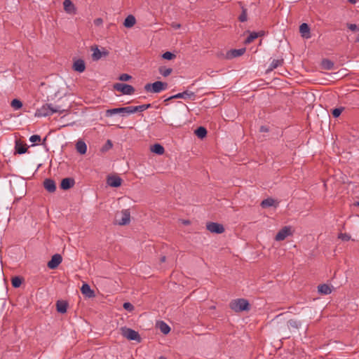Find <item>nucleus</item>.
<instances>
[{"mask_svg": "<svg viewBox=\"0 0 359 359\" xmlns=\"http://www.w3.org/2000/svg\"><path fill=\"white\" fill-rule=\"evenodd\" d=\"M63 111L64 110H61L60 107H53L52 104H45L36 110L34 116L36 117H46L54 113L61 114Z\"/></svg>", "mask_w": 359, "mask_h": 359, "instance_id": "1", "label": "nucleus"}, {"mask_svg": "<svg viewBox=\"0 0 359 359\" xmlns=\"http://www.w3.org/2000/svg\"><path fill=\"white\" fill-rule=\"evenodd\" d=\"M230 308L236 312H241L250 310V304L248 300L241 298L231 301Z\"/></svg>", "mask_w": 359, "mask_h": 359, "instance_id": "2", "label": "nucleus"}, {"mask_svg": "<svg viewBox=\"0 0 359 359\" xmlns=\"http://www.w3.org/2000/svg\"><path fill=\"white\" fill-rule=\"evenodd\" d=\"M168 87L167 83L162 81H155L153 83H147L144 86V90L147 92H151L154 93H158L163 90H165Z\"/></svg>", "mask_w": 359, "mask_h": 359, "instance_id": "3", "label": "nucleus"}, {"mask_svg": "<svg viewBox=\"0 0 359 359\" xmlns=\"http://www.w3.org/2000/svg\"><path fill=\"white\" fill-rule=\"evenodd\" d=\"M121 332L123 337L128 340H133L137 342H140L141 341V337L139 333L133 329L123 327L121 328Z\"/></svg>", "mask_w": 359, "mask_h": 359, "instance_id": "4", "label": "nucleus"}, {"mask_svg": "<svg viewBox=\"0 0 359 359\" xmlns=\"http://www.w3.org/2000/svg\"><path fill=\"white\" fill-rule=\"evenodd\" d=\"M130 212L129 210H123L120 212H117L116 215V222L119 225H126L130 223Z\"/></svg>", "mask_w": 359, "mask_h": 359, "instance_id": "5", "label": "nucleus"}, {"mask_svg": "<svg viewBox=\"0 0 359 359\" xmlns=\"http://www.w3.org/2000/svg\"><path fill=\"white\" fill-rule=\"evenodd\" d=\"M114 89L121 92L123 95H130L135 92V88L133 86L123 83H116L114 84Z\"/></svg>", "mask_w": 359, "mask_h": 359, "instance_id": "6", "label": "nucleus"}, {"mask_svg": "<svg viewBox=\"0 0 359 359\" xmlns=\"http://www.w3.org/2000/svg\"><path fill=\"white\" fill-rule=\"evenodd\" d=\"M293 234L292 227L291 226H285L282 228L276 235L275 240L276 241H284L287 237Z\"/></svg>", "mask_w": 359, "mask_h": 359, "instance_id": "7", "label": "nucleus"}, {"mask_svg": "<svg viewBox=\"0 0 359 359\" xmlns=\"http://www.w3.org/2000/svg\"><path fill=\"white\" fill-rule=\"evenodd\" d=\"M116 114H121L122 116H128L130 114V106L109 109L106 111V116H111Z\"/></svg>", "mask_w": 359, "mask_h": 359, "instance_id": "8", "label": "nucleus"}, {"mask_svg": "<svg viewBox=\"0 0 359 359\" xmlns=\"http://www.w3.org/2000/svg\"><path fill=\"white\" fill-rule=\"evenodd\" d=\"M206 228L210 232L215 233H222L224 231L223 225L216 222L208 223Z\"/></svg>", "mask_w": 359, "mask_h": 359, "instance_id": "9", "label": "nucleus"}, {"mask_svg": "<svg viewBox=\"0 0 359 359\" xmlns=\"http://www.w3.org/2000/svg\"><path fill=\"white\" fill-rule=\"evenodd\" d=\"M196 97L195 93L189 90H185L182 93H179L176 95H174L171 97H170L168 100L171 99H177V98H182V99H191L194 100Z\"/></svg>", "mask_w": 359, "mask_h": 359, "instance_id": "10", "label": "nucleus"}, {"mask_svg": "<svg viewBox=\"0 0 359 359\" xmlns=\"http://www.w3.org/2000/svg\"><path fill=\"white\" fill-rule=\"evenodd\" d=\"M62 257L60 254H55L51 259L48 262L47 266L51 269H53L58 266V265L62 262Z\"/></svg>", "mask_w": 359, "mask_h": 359, "instance_id": "11", "label": "nucleus"}, {"mask_svg": "<svg viewBox=\"0 0 359 359\" xmlns=\"http://www.w3.org/2000/svg\"><path fill=\"white\" fill-rule=\"evenodd\" d=\"M245 50L246 49L245 48L230 50L226 53V57L228 59H232L241 56L245 53Z\"/></svg>", "mask_w": 359, "mask_h": 359, "instance_id": "12", "label": "nucleus"}, {"mask_svg": "<svg viewBox=\"0 0 359 359\" xmlns=\"http://www.w3.org/2000/svg\"><path fill=\"white\" fill-rule=\"evenodd\" d=\"M75 184V181L73 178L67 177L64 178L60 184V187L63 190H67L72 187Z\"/></svg>", "mask_w": 359, "mask_h": 359, "instance_id": "13", "label": "nucleus"}, {"mask_svg": "<svg viewBox=\"0 0 359 359\" xmlns=\"http://www.w3.org/2000/svg\"><path fill=\"white\" fill-rule=\"evenodd\" d=\"M122 180L117 176H110L107 178V184L111 187H118L121 184Z\"/></svg>", "mask_w": 359, "mask_h": 359, "instance_id": "14", "label": "nucleus"}, {"mask_svg": "<svg viewBox=\"0 0 359 359\" xmlns=\"http://www.w3.org/2000/svg\"><path fill=\"white\" fill-rule=\"evenodd\" d=\"M43 186L50 193H53L56 189L55 182L52 179H46L43 182Z\"/></svg>", "mask_w": 359, "mask_h": 359, "instance_id": "15", "label": "nucleus"}, {"mask_svg": "<svg viewBox=\"0 0 359 359\" xmlns=\"http://www.w3.org/2000/svg\"><path fill=\"white\" fill-rule=\"evenodd\" d=\"M73 69L74 71L82 73L86 69V65L83 60L79 59L73 64Z\"/></svg>", "mask_w": 359, "mask_h": 359, "instance_id": "16", "label": "nucleus"}, {"mask_svg": "<svg viewBox=\"0 0 359 359\" xmlns=\"http://www.w3.org/2000/svg\"><path fill=\"white\" fill-rule=\"evenodd\" d=\"M299 32L303 37L306 39H309L311 37L310 28L308 24L302 23L299 27Z\"/></svg>", "mask_w": 359, "mask_h": 359, "instance_id": "17", "label": "nucleus"}, {"mask_svg": "<svg viewBox=\"0 0 359 359\" xmlns=\"http://www.w3.org/2000/svg\"><path fill=\"white\" fill-rule=\"evenodd\" d=\"M81 291L82 294L87 297H93L95 296L94 291L90 289V287L87 283L83 284Z\"/></svg>", "mask_w": 359, "mask_h": 359, "instance_id": "18", "label": "nucleus"}, {"mask_svg": "<svg viewBox=\"0 0 359 359\" xmlns=\"http://www.w3.org/2000/svg\"><path fill=\"white\" fill-rule=\"evenodd\" d=\"M151 107V104H142L138 106H130V114L137 111H143Z\"/></svg>", "mask_w": 359, "mask_h": 359, "instance_id": "19", "label": "nucleus"}, {"mask_svg": "<svg viewBox=\"0 0 359 359\" xmlns=\"http://www.w3.org/2000/svg\"><path fill=\"white\" fill-rule=\"evenodd\" d=\"M76 149L79 154H85L87 151V145L83 141L79 140L76 144Z\"/></svg>", "mask_w": 359, "mask_h": 359, "instance_id": "20", "label": "nucleus"}, {"mask_svg": "<svg viewBox=\"0 0 359 359\" xmlns=\"http://www.w3.org/2000/svg\"><path fill=\"white\" fill-rule=\"evenodd\" d=\"M67 303L65 301H57L56 303V308L57 312L60 313H65L67 312Z\"/></svg>", "mask_w": 359, "mask_h": 359, "instance_id": "21", "label": "nucleus"}, {"mask_svg": "<svg viewBox=\"0 0 359 359\" xmlns=\"http://www.w3.org/2000/svg\"><path fill=\"white\" fill-rule=\"evenodd\" d=\"M318 291L322 294H329L332 292V288L327 284H322L318 285Z\"/></svg>", "mask_w": 359, "mask_h": 359, "instance_id": "22", "label": "nucleus"}, {"mask_svg": "<svg viewBox=\"0 0 359 359\" xmlns=\"http://www.w3.org/2000/svg\"><path fill=\"white\" fill-rule=\"evenodd\" d=\"M157 326L161 330V332L164 334H168L170 331V327H169V325L163 321L158 322L157 323Z\"/></svg>", "mask_w": 359, "mask_h": 359, "instance_id": "23", "label": "nucleus"}, {"mask_svg": "<svg viewBox=\"0 0 359 359\" xmlns=\"http://www.w3.org/2000/svg\"><path fill=\"white\" fill-rule=\"evenodd\" d=\"M135 22H136L135 18L132 15H129L125 19L123 25L126 27L130 28L135 24Z\"/></svg>", "mask_w": 359, "mask_h": 359, "instance_id": "24", "label": "nucleus"}, {"mask_svg": "<svg viewBox=\"0 0 359 359\" xmlns=\"http://www.w3.org/2000/svg\"><path fill=\"white\" fill-rule=\"evenodd\" d=\"M151 151L156 154L162 155L164 151V147L160 144H155L151 147Z\"/></svg>", "mask_w": 359, "mask_h": 359, "instance_id": "25", "label": "nucleus"}, {"mask_svg": "<svg viewBox=\"0 0 359 359\" xmlns=\"http://www.w3.org/2000/svg\"><path fill=\"white\" fill-rule=\"evenodd\" d=\"M283 63V59H273L269 67V71H272L279 66H281Z\"/></svg>", "mask_w": 359, "mask_h": 359, "instance_id": "26", "label": "nucleus"}, {"mask_svg": "<svg viewBox=\"0 0 359 359\" xmlns=\"http://www.w3.org/2000/svg\"><path fill=\"white\" fill-rule=\"evenodd\" d=\"M63 6H64L65 10L67 13H73L75 10L74 6L70 0H65L63 2Z\"/></svg>", "mask_w": 359, "mask_h": 359, "instance_id": "27", "label": "nucleus"}, {"mask_svg": "<svg viewBox=\"0 0 359 359\" xmlns=\"http://www.w3.org/2000/svg\"><path fill=\"white\" fill-rule=\"evenodd\" d=\"M260 35L261 34L258 32H251V33H250L249 36L245 40V43L247 44L250 43Z\"/></svg>", "mask_w": 359, "mask_h": 359, "instance_id": "28", "label": "nucleus"}, {"mask_svg": "<svg viewBox=\"0 0 359 359\" xmlns=\"http://www.w3.org/2000/svg\"><path fill=\"white\" fill-rule=\"evenodd\" d=\"M15 150L18 154H23L27 151V149L25 145L17 142L15 144Z\"/></svg>", "mask_w": 359, "mask_h": 359, "instance_id": "29", "label": "nucleus"}, {"mask_svg": "<svg viewBox=\"0 0 359 359\" xmlns=\"http://www.w3.org/2000/svg\"><path fill=\"white\" fill-rule=\"evenodd\" d=\"M275 201L272 198H266L262 201L261 206L264 208L271 207L274 205Z\"/></svg>", "mask_w": 359, "mask_h": 359, "instance_id": "30", "label": "nucleus"}, {"mask_svg": "<svg viewBox=\"0 0 359 359\" xmlns=\"http://www.w3.org/2000/svg\"><path fill=\"white\" fill-rule=\"evenodd\" d=\"M22 280L23 278L20 276H15L12 278L11 283L13 287L15 288L19 287L21 285Z\"/></svg>", "mask_w": 359, "mask_h": 359, "instance_id": "31", "label": "nucleus"}, {"mask_svg": "<svg viewBox=\"0 0 359 359\" xmlns=\"http://www.w3.org/2000/svg\"><path fill=\"white\" fill-rule=\"evenodd\" d=\"M196 135L199 138H203L207 135V130L204 127H199L195 131Z\"/></svg>", "mask_w": 359, "mask_h": 359, "instance_id": "32", "label": "nucleus"}, {"mask_svg": "<svg viewBox=\"0 0 359 359\" xmlns=\"http://www.w3.org/2000/svg\"><path fill=\"white\" fill-rule=\"evenodd\" d=\"M322 66L325 69L330 70L334 67V63L330 60H323L322 61Z\"/></svg>", "mask_w": 359, "mask_h": 359, "instance_id": "33", "label": "nucleus"}, {"mask_svg": "<svg viewBox=\"0 0 359 359\" xmlns=\"http://www.w3.org/2000/svg\"><path fill=\"white\" fill-rule=\"evenodd\" d=\"M11 105L14 109L17 110L22 107V102L18 99H14L11 101Z\"/></svg>", "mask_w": 359, "mask_h": 359, "instance_id": "34", "label": "nucleus"}, {"mask_svg": "<svg viewBox=\"0 0 359 359\" xmlns=\"http://www.w3.org/2000/svg\"><path fill=\"white\" fill-rule=\"evenodd\" d=\"M158 70L159 73L165 77L169 76L172 71L171 68H166L164 67H161Z\"/></svg>", "mask_w": 359, "mask_h": 359, "instance_id": "35", "label": "nucleus"}, {"mask_svg": "<svg viewBox=\"0 0 359 359\" xmlns=\"http://www.w3.org/2000/svg\"><path fill=\"white\" fill-rule=\"evenodd\" d=\"M93 50V58L94 60H98L102 57V53L97 47H95Z\"/></svg>", "mask_w": 359, "mask_h": 359, "instance_id": "36", "label": "nucleus"}, {"mask_svg": "<svg viewBox=\"0 0 359 359\" xmlns=\"http://www.w3.org/2000/svg\"><path fill=\"white\" fill-rule=\"evenodd\" d=\"M287 325L289 327L298 329L301 326V323L297 320L292 319L287 322Z\"/></svg>", "mask_w": 359, "mask_h": 359, "instance_id": "37", "label": "nucleus"}, {"mask_svg": "<svg viewBox=\"0 0 359 359\" xmlns=\"http://www.w3.org/2000/svg\"><path fill=\"white\" fill-rule=\"evenodd\" d=\"M338 238L343 241H348L351 240V236L346 233H340L338 234Z\"/></svg>", "mask_w": 359, "mask_h": 359, "instance_id": "38", "label": "nucleus"}, {"mask_svg": "<svg viewBox=\"0 0 359 359\" xmlns=\"http://www.w3.org/2000/svg\"><path fill=\"white\" fill-rule=\"evenodd\" d=\"M344 109V107H339L335 108L332 110V115L334 118H337L340 116L343 110Z\"/></svg>", "mask_w": 359, "mask_h": 359, "instance_id": "39", "label": "nucleus"}, {"mask_svg": "<svg viewBox=\"0 0 359 359\" xmlns=\"http://www.w3.org/2000/svg\"><path fill=\"white\" fill-rule=\"evenodd\" d=\"M175 55L171 52L167 51L162 55V57L165 60H172Z\"/></svg>", "mask_w": 359, "mask_h": 359, "instance_id": "40", "label": "nucleus"}, {"mask_svg": "<svg viewBox=\"0 0 359 359\" xmlns=\"http://www.w3.org/2000/svg\"><path fill=\"white\" fill-rule=\"evenodd\" d=\"M123 308L129 312H132L134 310V306L130 302H125L123 305Z\"/></svg>", "mask_w": 359, "mask_h": 359, "instance_id": "41", "label": "nucleus"}, {"mask_svg": "<svg viewBox=\"0 0 359 359\" xmlns=\"http://www.w3.org/2000/svg\"><path fill=\"white\" fill-rule=\"evenodd\" d=\"M131 76L128 74H122L119 76L118 79L121 81H127L131 79Z\"/></svg>", "mask_w": 359, "mask_h": 359, "instance_id": "42", "label": "nucleus"}, {"mask_svg": "<svg viewBox=\"0 0 359 359\" xmlns=\"http://www.w3.org/2000/svg\"><path fill=\"white\" fill-rule=\"evenodd\" d=\"M347 27L352 32H359V25H357L355 24H348Z\"/></svg>", "mask_w": 359, "mask_h": 359, "instance_id": "43", "label": "nucleus"}, {"mask_svg": "<svg viewBox=\"0 0 359 359\" xmlns=\"http://www.w3.org/2000/svg\"><path fill=\"white\" fill-rule=\"evenodd\" d=\"M29 141L32 143L40 142L41 141V137L38 135H33L29 137Z\"/></svg>", "mask_w": 359, "mask_h": 359, "instance_id": "44", "label": "nucleus"}, {"mask_svg": "<svg viewBox=\"0 0 359 359\" xmlns=\"http://www.w3.org/2000/svg\"><path fill=\"white\" fill-rule=\"evenodd\" d=\"M239 20L243 22L247 20V13L245 9H243V12L239 16Z\"/></svg>", "mask_w": 359, "mask_h": 359, "instance_id": "45", "label": "nucleus"}, {"mask_svg": "<svg viewBox=\"0 0 359 359\" xmlns=\"http://www.w3.org/2000/svg\"><path fill=\"white\" fill-rule=\"evenodd\" d=\"M103 22V20L102 18H96L95 20H94V24L96 26H100L102 24Z\"/></svg>", "mask_w": 359, "mask_h": 359, "instance_id": "46", "label": "nucleus"}, {"mask_svg": "<svg viewBox=\"0 0 359 359\" xmlns=\"http://www.w3.org/2000/svg\"><path fill=\"white\" fill-rule=\"evenodd\" d=\"M112 146H113V144H112L111 140H108L107 142V144H106L107 149V148H111Z\"/></svg>", "mask_w": 359, "mask_h": 359, "instance_id": "47", "label": "nucleus"}, {"mask_svg": "<svg viewBox=\"0 0 359 359\" xmlns=\"http://www.w3.org/2000/svg\"><path fill=\"white\" fill-rule=\"evenodd\" d=\"M172 27L175 28V29H178L180 27V24H177V23H174L172 25Z\"/></svg>", "mask_w": 359, "mask_h": 359, "instance_id": "48", "label": "nucleus"}, {"mask_svg": "<svg viewBox=\"0 0 359 359\" xmlns=\"http://www.w3.org/2000/svg\"><path fill=\"white\" fill-rule=\"evenodd\" d=\"M260 131H262V132H267L268 129L265 126H262L260 128Z\"/></svg>", "mask_w": 359, "mask_h": 359, "instance_id": "49", "label": "nucleus"}, {"mask_svg": "<svg viewBox=\"0 0 359 359\" xmlns=\"http://www.w3.org/2000/svg\"><path fill=\"white\" fill-rule=\"evenodd\" d=\"M182 223L183 224L187 225L189 224L190 222L189 220H182Z\"/></svg>", "mask_w": 359, "mask_h": 359, "instance_id": "50", "label": "nucleus"}, {"mask_svg": "<svg viewBox=\"0 0 359 359\" xmlns=\"http://www.w3.org/2000/svg\"><path fill=\"white\" fill-rule=\"evenodd\" d=\"M351 4H355L356 0H348Z\"/></svg>", "mask_w": 359, "mask_h": 359, "instance_id": "51", "label": "nucleus"}, {"mask_svg": "<svg viewBox=\"0 0 359 359\" xmlns=\"http://www.w3.org/2000/svg\"><path fill=\"white\" fill-rule=\"evenodd\" d=\"M165 256L162 257L161 262H165Z\"/></svg>", "mask_w": 359, "mask_h": 359, "instance_id": "52", "label": "nucleus"}, {"mask_svg": "<svg viewBox=\"0 0 359 359\" xmlns=\"http://www.w3.org/2000/svg\"><path fill=\"white\" fill-rule=\"evenodd\" d=\"M158 359H167V358L165 357H164V356H160L158 358Z\"/></svg>", "mask_w": 359, "mask_h": 359, "instance_id": "53", "label": "nucleus"}, {"mask_svg": "<svg viewBox=\"0 0 359 359\" xmlns=\"http://www.w3.org/2000/svg\"><path fill=\"white\" fill-rule=\"evenodd\" d=\"M356 205H359V202L355 203Z\"/></svg>", "mask_w": 359, "mask_h": 359, "instance_id": "54", "label": "nucleus"}, {"mask_svg": "<svg viewBox=\"0 0 359 359\" xmlns=\"http://www.w3.org/2000/svg\"><path fill=\"white\" fill-rule=\"evenodd\" d=\"M357 41H358V42H359V36H358V38H357Z\"/></svg>", "mask_w": 359, "mask_h": 359, "instance_id": "55", "label": "nucleus"}]
</instances>
